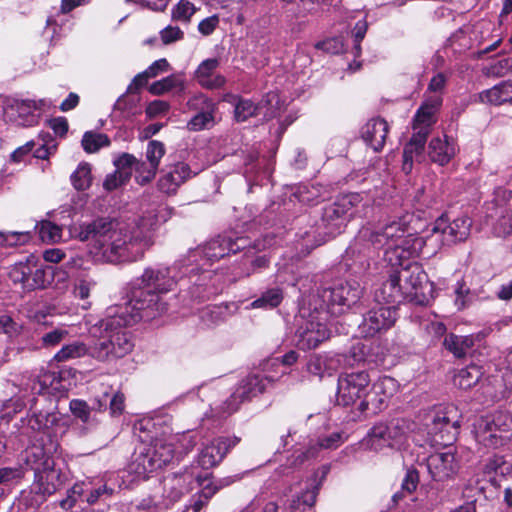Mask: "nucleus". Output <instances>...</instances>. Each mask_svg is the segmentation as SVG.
Returning a JSON list of instances; mask_svg holds the SVG:
<instances>
[{
    "label": "nucleus",
    "mask_w": 512,
    "mask_h": 512,
    "mask_svg": "<svg viewBox=\"0 0 512 512\" xmlns=\"http://www.w3.org/2000/svg\"><path fill=\"white\" fill-rule=\"evenodd\" d=\"M410 260L402 261L401 264L390 265L394 268L393 272L406 299H412L427 279L421 267Z\"/></svg>",
    "instance_id": "nucleus-21"
},
{
    "label": "nucleus",
    "mask_w": 512,
    "mask_h": 512,
    "mask_svg": "<svg viewBox=\"0 0 512 512\" xmlns=\"http://www.w3.org/2000/svg\"><path fill=\"white\" fill-rule=\"evenodd\" d=\"M69 335L68 330L63 328H57L50 331L42 336V344L45 347H52L59 344Z\"/></svg>",
    "instance_id": "nucleus-58"
},
{
    "label": "nucleus",
    "mask_w": 512,
    "mask_h": 512,
    "mask_svg": "<svg viewBox=\"0 0 512 512\" xmlns=\"http://www.w3.org/2000/svg\"><path fill=\"white\" fill-rule=\"evenodd\" d=\"M247 244L245 238L233 239L227 236H218L209 241L202 249L201 253L208 261H215L229 255L237 253Z\"/></svg>",
    "instance_id": "nucleus-25"
},
{
    "label": "nucleus",
    "mask_w": 512,
    "mask_h": 512,
    "mask_svg": "<svg viewBox=\"0 0 512 512\" xmlns=\"http://www.w3.org/2000/svg\"><path fill=\"white\" fill-rule=\"evenodd\" d=\"M419 482V475L416 470L409 469L406 472V475L402 481V490L406 491L407 493H412L416 490L417 485Z\"/></svg>",
    "instance_id": "nucleus-64"
},
{
    "label": "nucleus",
    "mask_w": 512,
    "mask_h": 512,
    "mask_svg": "<svg viewBox=\"0 0 512 512\" xmlns=\"http://www.w3.org/2000/svg\"><path fill=\"white\" fill-rule=\"evenodd\" d=\"M442 104L440 95L428 96L414 116V133L403 151V169L408 171L412 167L414 156L421 155L427 136L435 123V114Z\"/></svg>",
    "instance_id": "nucleus-7"
},
{
    "label": "nucleus",
    "mask_w": 512,
    "mask_h": 512,
    "mask_svg": "<svg viewBox=\"0 0 512 512\" xmlns=\"http://www.w3.org/2000/svg\"><path fill=\"white\" fill-rule=\"evenodd\" d=\"M44 105V100H13L4 108V117L17 125L30 126L36 121L34 111L41 110Z\"/></svg>",
    "instance_id": "nucleus-23"
},
{
    "label": "nucleus",
    "mask_w": 512,
    "mask_h": 512,
    "mask_svg": "<svg viewBox=\"0 0 512 512\" xmlns=\"http://www.w3.org/2000/svg\"><path fill=\"white\" fill-rule=\"evenodd\" d=\"M424 421L431 444L446 446L452 443L459 427V415L455 406L431 410L426 414Z\"/></svg>",
    "instance_id": "nucleus-11"
},
{
    "label": "nucleus",
    "mask_w": 512,
    "mask_h": 512,
    "mask_svg": "<svg viewBox=\"0 0 512 512\" xmlns=\"http://www.w3.org/2000/svg\"><path fill=\"white\" fill-rule=\"evenodd\" d=\"M336 368L334 361L325 355H314L307 364L308 371L319 377L325 374L331 375Z\"/></svg>",
    "instance_id": "nucleus-40"
},
{
    "label": "nucleus",
    "mask_w": 512,
    "mask_h": 512,
    "mask_svg": "<svg viewBox=\"0 0 512 512\" xmlns=\"http://www.w3.org/2000/svg\"><path fill=\"white\" fill-rule=\"evenodd\" d=\"M95 281L91 278H80L74 286V295L77 298L85 300L89 297L90 291L95 286Z\"/></svg>",
    "instance_id": "nucleus-57"
},
{
    "label": "nucleus",
    "mask_w": 512,
    "mask_h": 512,
    "mask_svg": "<svg viewBox=\"0 0 512 512\" xmlns=\"http://www.w3.org/2000/svg\"><path fill=\"white\" fill-rule=\"evenodd\" d=\"M412 216L388 219L378 227L361 231L362 237L376 248H385L384 259L389 265L420 255L430 257L436 248H428L426 237H419L410 226Z\"/></svg>",
    "instance_id": "nucleus-2"
},
{
    "label": "nucleus",
    "mask_w": 512,
    "mask_h": 512,
    "mask_svg": "<svg viewBox=\"0 0 512 512\" xmlns=\"http://www.w3.org/2000/svg\"><path fill=\"white\" fill-rule=\"evenodd\" d=\"M137 164L140 163L137 162L136 158L127 153L122 154L121 156L114 160L116 170H118L119 172H127L128 178H130L132 175L133 166H135L136 168Z\"/></svg>",
    "instance_id": "nucleus-56"
},
{
    "label": "nucleus",
    "mask_w": 512,
    "mask_h": 512,
    "mask_svg": "<svg viewBox=\"0 0 512 512\" xmlns=\"http://www.w3.org/2000/svg\"><path fill=\"white\" fill-rule=\"evenodd\" d=\"M360 202L359 194H348L339 197L333 204L324 209L323 221L331 234L340 233L347 221L354 216V208Z\"/></svg>",
    "instance_id": "nucleus-16"
},
{
    "label": "nucleus",
    "mask_w": 512,
    "mask_h": 512,
    "mask_svg": "<svg viewBox=\"0 0 512 512\" xmlns=\"http://www.w3.org/2000/svg\"><path fill=\"white\" fill-rule=\"evenodd\" d=\"M283 300V292L280 288H271L265 291L261 297L254 300L252 308L272 309L277 307Z\"/></svg>",
    "instance_id": "nucleus-44"
},
{
    "label": "nucleus",
    "mask_w": 512,
    "mask_h": 512,
    "mask_svg": "<svg viewBox=\"0 0 512 512\" xmlns=\"http://www.w3.org/2000/svg\"><path fill=\"white\" fill-rule=\"evenodd\" d=\"M408 430L407 422L403 419L379 423L371 428L363 445L374 451H381L384 447L400 449L407 440Z\"/></svg>",
    "instance_id": "nucleus-12"
},
{
    "label": "nucleus",
    "mask_w": 512,
    "mask_h": 512,
    "mask_svg": "<svg viewBox=\"0 0 512 512\" xmlns=\"http://www.w3.org/2000/svg\"><path fill=\"white\" fill-rule=\"evenodd\" d=\"M113 489L105 483L94 486L92 482L75 483L67 492V497L60 501V507L64 510L72 509L81 499L89 505L98 503L101 499H107L113 494Z\"/></svg>",
    "instance_id": "nucleus-18"
},
{
    "label": "nucleus",
    "mask_w": 512,
    "mask_h": 512,
    "mask_svg": "<svg viewBox=\"0 0 512 512\" xmlns=\"http://www.w3.org/2000/svg\"><path fill=\"white\" fill-rule=\"evenodd\" d=\"M169 438H176L173 447L176 448L177 459L188 454L196 445V437L191 433L169 435Z\"/></svg>",
    "instance_id": "nucleus-49"
},
{
    "label": "nucleus",
    "mask_w": 512,
    "mask_h": 512,
    "mask_svg": "<svg viewBox=\"0 0 512 512\" xmlns=\"http://www.w3.org/2000/svg\"><path fill=\"white\" fill-rule=\"evenodd\" d=\"M73 187L78 191L88 189L92 184L91 165L82 162L70 176Z\"/></svg>",
    "instance_id": "nucleus-41"
},
{
    "label": "nucleus",
    "mask_w": 512,
    "mask_h": 512,
    "mask_svg": "<svg viewBox=\"0 0 512 512\" xmlns=\"http://www.w3.org/2000/svg\"><path fill=\"white\" fill-rule=\"evenodd\" d=\"M56 449L57 444L49 440L47 444L37 441L26 450V465L34 472L30 486L33 506H40L65 483V476L56 468L53 458Z\"/></svg>",
    "instance_id": "nucleus-5"
},
{
    "label": "nucleus",
    "mask_w": 512,
    "mask_h": 512,
    "mask_svg": "<svg viewBox=\"0 0 512 512\" xmlns=\"http://www.w3.org/2000/svg\"><path fill=\"white\" fill-rule=\"evenodd\" d=\"M426 466L435 481L451 478L457 471L455 456L451 452L434 453L427 458Z\"/></svg>",
    "instance_id": "nucleus-27"
},
{
    "label": "nucleus",
    "mask_w": 512,
    "mask_h": 512,
    "mask_svg": "<svg viewBox=\"0 0 512 512\" xmlns=\"http://www.w3.org/2000/svg\"><path fill=\"white\" fill-rule=\"evenodd\" d=\"M185 89V79L182 74H172L161 80L153 82L149 92L153 95H162L169 91L182 92Z\"/></svg>",
    "instance_id": "nucleus-36"
},
{
    "label": "nucleus",
    "mask_w": 512,
    "mask_h": 512,
    "mask_svg": "<svg viewBox=\"0 0 512 512\" xmlns=\"http://www.w3.org/2000/svg\"><path fill=\"white\" fill-rule=\"evenodd\" d=\"M58 421L55 413L39 412L34 413L27 419L28 427L33 431H46L50 429Z\"/></svg>",
    "instance_id": "nucleus-42"
},
{
    "label": "nucleus",
    "mask_w": 512,
    "mask_h": 512,
    "mask_svg": "<svg viewBox=\"0 0 512 512\" xmlns=\"http://www.w3.org/2000/svg\"><path fill=\"white\" fill-rule=\"evenodd\" d=\"M457 145L452 137L447 135L434 137L429 143V157L439 165H445L456 155Z\"/></svg>",
    "instance_id": "nucleus-30"
},
{
    "label": "nucleus",
    "mask_w": 512,
    "mask_h": 512,
    "mask_svg": "<svg viewBox=\"0 0 512 512\" xmlns=\"http://www.w3.org/2000/svg\"><path fill=\"white\" fill-rule=\"evenodd\" d=\"M32 259L15 264L9 271V277L14 283H20L24 289H28V281L32 274Z\"/></svg>",
    "instance_id": "nucleus-45"
},
{
    "label": "nucleus",
    "mask_w": 512,
    "mask_h": 512,
    "mask_svg": "<svg viewBox=\"0 0 512 512\" xmlns=\"http://www.w3.org/2000/svg\"><path fill=\"white\" fill-rule=\"evenodd\" d=\"M140 320H144V317L125 305L109 308L106 318L100 321L99 326L103 331V340L95 344L91 356L104 361L122 358L129 354L134 344L124 327Z\"/></svg>",
    "instance_id": "nucleus-4"
},
{
    "label": "nucleus",
    "mask_w": 512,
    "mask_h": 512,
    "mask_svg": "<svg viewBox=\"0 0 512 512\" xmlns=\"http://www.w3.org/2000/svg\"><path fill=\"white\" fill-rule=\"evenodd\" d=\"M157 169L158 168H153L150 165L147 167V164L144 162L137 164V167L135 168L137 172V182L141 185L149 183L155 177Z\"/></svg>",
    "instance_id": "nucleus-59"
},
{
    "label": "nucleus",
    "mask_w": 512,
    "mask_h": 512,
    "mask_svg": "<svg viewBox=\"0 0 512 512\" xmlns=\"http://www.w3.org/2000/svg\"><path fill=\"white\" fill-rule=\"evenodd\" d=\"M270 381L267 377L259 375H250L241 380L235 392L223 404V413L231 414L237 411L242 402L263 393Z\"/></svg>",
    "instance_id": "nucleus-19"
},
{
    "label": "nucleus",
    "mask_w": 512,
    "mask_h": 512,
    "mask_svg": "<svg viewBox=\"0 0 512 512\" xmlns=\"http://www.w3.org/2000/svg\"><path fill=\"white\" fill-rule=\"evenodd\" d=\"M375 298L378 302L383 301L386 303H401L406 299L394 272L376 290Z\"/></svg>",
    "instance_id": "nucleus-35"
},
{
    "label": "nucleus",
    "mask_w": 512,
    "mask_h": 512,
    "mask_svg": "<svg viewBox=\"0 0 512 512\" xmlns=\"http://www.w3.org/2000/svg\"><path fill=\"white\" fill-rule=\"evenodd\" d=\"M114 110L119 111L123 118H129L138 112L136 100L123 95L114 104Z\"/></svg>",
    "instance_id": "nucleus-53"
},
{
    "label": "nucleus",
    "mask_w": 512,
    "mask_h": 512,
    "mask_svg": "<svg viewBox=\"0 0 512 512\" xmlns=\"http://www.w3.org/2000/svg\"><path fill=\"white\" fill-rule=\"evenodd\" d=\"M454 305L457 310L462 311L477 301L489 300L491 297L483 287L471 289L463 279L457 281L454 288Z\"/></svg>",
    "instance_id": "nucleus-32"
},
{
    "label": "nucleus",
    "mask_w": 512,
    "mask_h": 512,
    "mask_svg": "<svg viewBox=\"0 0 512 512\" xmlns=\"http://www.w3.org/2000/svg\"><path fill=\"white\" fill-rule=\"evenodd\" d=\"M72 414L79 418L84 423L90 422V407L89 405L80 399H73L69 404Z\"/></svg>",
    "instance_id": "nucleus-54"
},
{
    "label": "nucleus",
    "mask_w": 512,
    "mask_h": 512,
    "mask_svg": "<svg viewBox=\"0 0 512 512\" xmlns=\"http://www.w3.org/2000/svg\"><path fill=\"white\" fill-rule=\"evenodd\" d=\"M130 178H128V173L127 172H124V171H121L119 172L118 170H116L114 173L112 174H108L103 182V187L107 190V191H112L116 188H118L119 186L123 185L124 183H126Z\"/></svg>",
    "instance_id": "nucleus-55"
},
{
    "label": "nucleus",
    "mask_w": 512,
    "mask_h": 512,
    "mask_svg": "<svg viewBox=\"0 0 512 512\" xmlns=\"http://www.w3.org/2000/svg\"><path fill=\"white\" fill-rule=\"evenodd\" d=\"M218 67L219 60L217 58H209L202 61L195 72L197 82L206 89L223 87L226 83V78L221 74L215 73Z\"/></svg>",
    "instance_id": "nucleus-29"
},
{
    "label": "nucleus",
    "mask_w": 512,
    "mask_h": 512,
    "mask_svg": "<svg viewBox=\"0 0 512 512\" xmlns=\"http://www.w3.org/2000/svg\"><path fill=\"white\" fill-rule=\"evenodd\" d=\"M482 376L480 368L476 365H470L459 370L454 377V384L461 389H470Z\"/></svg>",
    "instance_id": "nucleus-39"
},
{
    "label": "nucleus",
    "mask_w": 512,
    "mask_h": 512,
    "mask_svg": "<svg viewBox=\"0 0 512 512\" xmlns=\"http://www.w3.org/2000/svg\"><path fill=\"white\" fill-rule=\"evenodd\" d=\"M362 295L357 281H341L310 295L313 302L322 304L329 314L337 316L355 305Z\"/></svg>",
    "instance_id": "nucleus-9"
},
{
    "label": "nucleus",
    "mask_w": 512,
    "mask_h": 512,
    "mask_svg": "<svg viewBox=\"0 0 512 512\" xmlns=\"http://www.w3.org/2000/svg\"><path fill=\"white\" fill-rule=\"evenodd\" d=\"M370 383L366 371L342 374L338 378L337 403L342 406H359Z\"/></svg>",
    "instance_id": "nucleus-15"
},
{
    "label": "nucleus",
    "mask_w": 512,
    "mask_h": 512,
    "mask_svg": "<svg viewBox=\"0 0 512 512\" xmlns=\"http://www.w3.org/2000/svg\"><path fill=\"white\" fill-rule=\"evenodd\" d=\"M87 354L91 355V352L87 345L80 341H75L64 345L53 357V360L57 362H66L82 358Z\"/></svg>",
    "instance_id": "nucleus-37"
},
{
    "label": "nucleus",
    "mask_w": 512,
    "mask_h": 512,
    "mask_svg": "<svg viewBox=\"0 0 512 512\" xmlns=\"http://www.w3.org/2000/svg\"><path fill=\"white\" fill-rule=\"evenodd\" d=\"M328 314L324 306L313 302L311 297L307 307L304 305L300 308L301 322L296 331V342L300 349H314L330 337L326 324Z\"/></svg>",
    "instance_id": "nucleus-6"
},
{
    "label": "nucleus",
    "mask_w": 512,
    "mask_h": 512,
    "mask_svg": "<svg viewBox=\"0 0 512 512\" xmlns=\"http://www.w3.org/2000/svg\"><path fill=\"white\" fill-rule=\"evenodd\" d=\"M176 284L169 267H148L136 280L125 306L139 313L144 321H150L167 311L162 295L172 291Z\"/></svg>",
    "instance_id": "nucleus-3"
},
{
    "label": "nucleus",
    "mask_w": 512,
    "mask_h": 512,
    "mask_svg": "<svg viewBox=\"0 0 512 512\" xmlns=\"http://www.w3.org/2000/svg\"><path fill=\"white\" fill-rule=\"evenodd\" d=\"M397 390L396 381L388 376L369 383L357 410L366 415H375L382 411Z\"/></svg>",
    "instance_id": "nucleus-13"
},
{
    "label": "nucleus",
    "mask_w": 512,
    "mask_h": 512,
    "mask_svg": "<svg viewBox=\"0 0 512 512\" xmlns=\"http://www.w3.org/2000/svg\"><path fill=\"white\" fill-rule=\"evenodd\" d=\"M191 475L185 473L183 475H172L168 476L164 480V496L169 499L166 503V507L169 504L178 501L184 493L190 490L188 483H190Z\"/></svg>",
    "instance_id": "nucleus-33"
},
{
    "label": "nucleus",
    "mask_w": 512,
    "mask_h": 512,
    "mask_svg": "<svg viewBox=\"0 0 512 512\" xmlns=\"http://www.w3.org/2000/svg\"><path fill=\"white\" fill-rule=\"evenodd\" d=\"M237 444L236 438L217 437L206 444L197 457V463L203 469L218 465L231 448Z\"/></svg>",
    "instance_id": "nucleus-24"
},
{
    "label": "nucleus",
    "mask_w": 512,
    "mask_h": 512,
    "mask_svg": "<svg viewBox=\"0 0 512 512\" xmlns=\"http://www.w3.org/2000/svg\"><path fill=\"white\" fill-rule=\"evenodd\" d=\"M260 105L249 99H238L234 108V118L237 122H244L257 115Z\"/></svg>",
    "instance_id": "nucleus-46"
},
{
    "label": "nucleus",
    "mask_w": 512,
    "mask_h": 512,
    "mask_svg": "<svg viewBox=\"0 0 512 512\" xmlns=\"http://www.w3.org/2000/svg\"><path fill=\"white\" fill-rule=\"evenodd\" d=\"M324 191L325 189L322 185L303 184L297 188L295 196L302 203L313 204L318 202V200L323 196Z\"/></svg>",
    "instance_id": "nucleus-43"
},
{
    "label": "nucleus",
    "mask_w": 512,
    "mask_h": 512,
    "mask_svg": "<svg viewBox=\"0 0 512 512\" xmlns=\"http://www.w3.org/2000/svg\"><path fill=\"white\" fill-rule=\"evenodd\" d=\"M344 440L345 438L342 433L333 432L328 436L320 438L315 443L311 442L305 451L295 452V455L292 456V459L288 460L290 467H299L306 461L315 458L321 449L338 448L344 442Z\"/></svg>",
    "instance_id": "nucleus-26"
},
{
    "label": "nucleus",
    "mask_w": 512,
    "mask_h": 512,
    "mask_svg": "<svg viewBox=\"0 0 512 512\" xmlns=\"http://www.w3.org/2000/svg\"><path fill=\"white\" fill-rule=\"evenodd\" d=\"M389 131L387 122L382 118L369 120L362 129V138L375 152L383 149Z\"/></svg>",
    "instance_id": "nucleus-31"
},
{
    "label": "nucleus",
    "mask_w": 512,
    "mask_h": 512,
    "mask_svg": "<svg viewBox=\"0 0 512 512\" xmlns=\"http://www.w3.org/2000/svg\"><path fill=\"white\" fill-rule=\"evenodd\" d=\"M472 221L467 215H461L451 222L445 217H440L434 223L431 234L426 236L428 242H439L453 244L464 241L470 235Z\"/></svg>",
    "instance_id": "nucleus-14"
},
{
    "label": "nucleus",
    "mask_w": 512,
    "mask_h": 512,
    "mask_svg": "<svg viewBox=\"0 0 512 512\" xmlns=\"http://www.w3.org/2000/svg\"><path fill=\"white\" fill-rule=\"evenodd\" d=\"M192 175H196V173L191 171L188 164L176 163L159 178L157 182L158 189L167 195L175 194L178 188Z\"/></svg>",
    "instance_id": "nucleus-28"
},
{
    "label": "nucleus",
    "mask_w": 512,
    "mask_h": 512,
    "mask_svg": "<svg viewBox=\"0 0 512 512\" xmlns=\"http://www.w3.org/2000/svg\"><path fill=\"white\" fill-rule=\"evenodd\" d=\"M482 103L501 105L512 103V81H503L479 94Z\"/></svg>",
    "instance_id": "nucleus-34"
},
{
    "label": "nucleus",
    "mask_w": 512,
    "mask_h": 512,
    "mask_svg": "<svg viewBox=\"0 0 512 512\" xmlns=\"http://www.w3.org/2000/svg\"><path fill=\"white\" fill-rule=\"evenodd\" d=\"M76 237L89 242V252L98 261L121 263L136 261L153 244L151 225L124 223L108 218H97L75 227Z\"/></svg>",
    "instance_id": "nucleus-1"
},
{
    "label": "nucleus",
    "mask_w": 512,
    "mask_h": 512,
    "mask_svg": "<svg viewBox=\"0 0 512 512\" xmlns=\"http://www.w3.org/2000/svg\"><path fill=\"white\" fill-rule=\"evenodd\" d=\"M176 438L164 436L156 438L149 445L144 446L131 463V470L140 477H147L149 473L163 468L177 459L176 448L173 443Z\"/></svg>",
    "instance_id": "nucleus-8"
},
{
    "label": "nucleus",
    "mask_w": 512,
    "mask_h": 512,
    "mask_svg": "<svg viewBox=\"0 0 512 512\" xmlns=\"http://www.w3.org/2000/svg\"><path fill=\"white\" fill-rule=\"evenodd\" d=\"M36 229L43 242H57L62 237L61 227L50 221H41L36 225Z\"/></svg>",
    "instance_id": "nucleus-48"
},
{
    "label": "nucleus",
    "mask_w": 512,
    "mask_h": 512,
    "mask_svg": "<svg viewBox=\"0 0 512 512\" xmlns=\"http://www.w3.org/2000/svg\"><path fill=\"white\" fill-rule=\"evenodd\" d=\"M445 348L449 350L454 356L460 358L463 357V341L461 336H457L454 334L447 335L443 342Z\"/></svg>",
    "instance_id": "nucleus-61"
},
{
    "label": "nucleus",
    "mask_w": 512,
    "mask_h": 512,
    "mask_svg": "<svg viewBox=\"0 0 512 512\" xmlns=\"http://www.w3.org/2000/svg\"><path fill=\"white\" fill-rule=\"evenodd\" d=\"M510 191H499L496 198L486 205L487 223L494 235L506 237L512 233V205L504 202Z\"/></svg>",
    "instance_id": "nucleus-17"
},
{
    "label": "nucleus",
    "mask_w": 512,
    "mask_h": 512,
    "mask_svg": "<svg viewBox=\"0 0 512 512\" xmlns=\"http://www.w3.org/2000/svg\"><path fill=\"white\" fill-rule=\"evenodd\" d=\"M196 12V7L188 0H180L179 3L172 9V18L177 21L189 22L193 14Z\"/></svg>",
    "instance_id": "nucleus-50"
},
{
    "label": "nucleus",
    "mask_w": 512,
    "mask_h": 512,
    "mask_svg": "<svg viewBox=\"0 0 512 512\" xmlns=\"http://www.w3.org/2000/svg\"><path fill=\"white\" fill-rule=\"evenodd\" d=\"M183 36V31L176 26H167L160 31V38L165 45L181 40Z\"/></svg>",
    "instance_id": "nucleus-60"
},
{
    "label": "nucleus",
    "mask_w": 512,
    "mask_h": 512,
    "mask_svg": "<svg viewBox=\"0 0 512 512\" xmlns=\"http://www.w3.org/2000/svg\"><path fill=\"white\" fill-rule=\"evenodd\" d=\"M187 106L197 113L188 121L187 129L197 132L211 128L214 123L216 104L203 94L196 95L188 100Z\"/></svg>",
    "instance_id": "nucleus-22"
},
{
    "label": "nucleus",
    "mask_w": 512,
    "mask_h": 512,
    "mask_svg": "<svg viewBox=\"0 0 512 512\" xmlns=\"http://www.w3.org/2000/svg\"><path fill=\"white\" fill-rule=\"evenodd\" d=\"M317 495V488L305 490L301 495L296 496L290 504L284 507L282 512H306L310 509L315 501Z\"/></svg>",
    "instance_id": "nucleus-38"
},
{
    "label": "nucleus",
    "mask_w": 512,
    "mask_h": 512,
    "mask_svg": "<svg viewBox=\"0 0 512 512\" xmlns=\"http://www.w3.org/2000/svg\"><path fill=\"white\" fill-rule=\"evenodd\" d=\"M31 270L32 274L30 275V280L28 281V290L44 288L45 285L49 282L46 277V269L37 265V263L32 260Z\"/></svg>",
    "instance_id": "nucleus-52"
},
{
    "label": "nucleus",
    "mask_w": 512,
    "mask_h": 512,
    "mask_svg": "<svg viewBox=\"0 0 512 512\" xmlns=\"http://www.w3.org/2000/svg\"><path fill=\"white\" fill-rule=\"evenodd\" d=\"M219 487L220 486L216 485L214 487L205 486L202 489V494L200 496L201 498H204V501L202 499L196 501L193 505L187 507L183 512H199L205 505V503L209 500V498H211L214 495V493L219 489Z\"/></svg>",
    "instance_id": "nucleus-62"
},
{
    "label": "nucleus",
    "mask_w": 512,
    "mask_h": 512,
    "mask_svg": "<svg viewBox=\"0 0 512 512\" xmlns=\"http://www.w3.org/2000/svg\"><path fill=\"white\" fill-rule=\"evenodd\" d=\"M397 319L395 306L377 305L370 309L359 325L361 334L365 337H373L377 333L391 328Z\"/></svg>",
    "instance_id": "nucleus-20"
},
{
    "label": "nucleus",
    "mask_w": 512,
    "mask_h": 512,
    "mask_svg": "<svg viewBox=\"0 0 512 512\" xmlns=\"http://www.w3.org/2000/svg\"><path fill=\"white\" fill-rule=\"evenodd\" d=\"M82 147L87 153H94L104 146H108L109 138L102 133L86 132L82 138Z\"/></svg>",
    "instance_id": "nucleus-47"
},
{
    "label": "nucleus",
    "mask_w": 512,
    "mask_h": 512,
    "mask_svg": "<svg viewBox=\"0 0 512 512\" xmlns=\"http://www.w3.org/2000/svg\"><path fill=\"white\" fill-rule=\"evenodd\" d=\"M164 154L165 147L162 142L152 140L148 143L146 150V158L150 166H152L153 168H158Z\"/></svg>",
    "instance_id": "nucleus-51"
},
{
    "label": "nucleus",
    "mask_w": 512,
    "mask_h": 512,
    "mask_svg": "<svg viewBox=\"0 0 512 512\" xmlns=\"http://www.w3.org/2000/svg\"><path fill=\"white\" fill-rule=\"evenodd\" d=\"M317 46L326 52L337 54L343 51L344 42L341 37H333L319 43Z\"/></svg>",
    "instance_id": "nucleus-63"
},
{
    "label": "nucleus",
    "mask_w": 512,
    "mask_h": 512,
    "mask_svg": "<svg viewBox=\"0 0 512 512\" xmlns=\"http://www.w3.org/2000/svg\"><path fill=\"white\" fill-rule=\"evenodd\" d=\"M473 427L478 443L488 448H497L512 436V417L505 412L487 414L479 417Z\"/></svg>",
    "instance_id": "nucleus-10"
}]
</instances>
